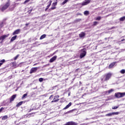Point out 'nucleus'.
I'll return each instance as SVG.
<instances>
[{"label": "nucleus", "mask_w": 125, "mask_h": 125, "mask_svg": "<svg viewBox=\"0 0 125 125\" xmlns=\"http://www.w3.org/2000/svg\"><path fill=\"white\" fill-rule=\"evenodd\" d=\"M88 45H86L83 46V49H81L80 50V59H82L83 58L85 55H86V50L88 49Z\"/></svg>", "instance_id": "1"}, {"label": "nucleus", "mask_w": 125, "mask_h": 125, "mask_svg": "<svg viewBox=\"0 0 125 125\" xmlns=\"http://www.w3.org/2000/svg\"><path fill=\"white\" fill-rule=\"evenodd\" d=\"M112 73L109 72L108 73H106L104 75V78H102V81L104 82H107V81H109L112 77Z\"/></svg>", "instance_id": "2"}, {"label": "nucleus", "mask_w": 125, "mask_h": 125, "mask_svg": "<svg viewBox=\"0 0 125 125\" xmlns=\"http://www.w3.org/2000/svg\"><path fill=\"white\" fill-rule=\"evenodd\" d=\"M9 5H10V0H7V2L1 8V11H4L5 9H7Z\"/></svg>", "instance_id": "3"}, {"label": "nucleus", "mask_w": 125, "mask_h": 125, "mask_svg": "<svg viewBox=\"0 0 125 125\" xmlns=\"http://www.w3.org/2000/svg\"><path fill=\"white\" fill-rule=\"evenodd\" d=\"M125 95V92H117L114 94V96L116 98H122V97H124Z\"/></svg>", "instance_id": "4"}, {"label": "nucleus", "mask_w": 125, "mask_h": 125, "mask_svg": "<svg viewBox=\"0 0 125 125\" xmlns=\"http://www.w3.org/2000/svg\"><path fill=\"white\" fill-rule=\"evenodd\" d=\"M40 69V67H32L31 68L29 72V74H33L34 73H37V71Z\"/></svg>", "instance_id": "5"}, {"label": "nucleus", "mask_w": 125, "mask_h": 125, "mask_svg": "<svg viewBox=\"0 0 125 125\" xmlns=\"http://www.w3.org/2000/svg\"><path fill=\"white\" fill-rule=\"evenodd\" d=\"M91 2V0H85L83 2L81 3L80 4L82 5V6H84V5H87V4L90 3Z\"/></svg>", "instance_id": "6"}, {"label": "nucleus", "mask_w": 125, "mask_h": 125, "mask_svg": "<svg viewBox=\"0 0 125 125\" xmlns=\"http://www.w3.org/2000/svg\"><path fill=\"white\" fill-rule=\"evenodd\" d=\"M120 114L119 112H111L109 113H107L105 115L106 117H112V116H114V115H119Z\"/></svg>", "instance_id": "7"}, {"label": "nucleus", "mask_w": 125, "mask_h": 125, "mask_svg": "<svg viewBox=\"0 0 125 125\" xmlns=\"http://www.w3.org/2000/svg\"><path fill=\"white\" fill-rule=\"evenodd\" d=\"M9 36V34L2 35L0 37V41H1V42H3V40L6 38H8Z\"/></svg>", "instance_id": "8"}, {"label": "nucleus", "mask_w": 125, "mask_h": 125, "mask_svg": "<svg viewBox=\"0 0 125 125\" xmlns=\"http://www.w3.org/2000/svg\"><path fill=\"white\" fill-rule=\"evenodd\" d=\"M16 96H17V94L13 95L10 98V101L9 103H11L12 101H14V99L16 98Z\"/></svg>", "instance_id": "9"}, {"label": "nucleus", "mask_w": 125, "mask_h": 125, "mask_svg": "<svg viewBox=\"0 0 125 125\" xmlns=\"http://www.w3.org/2000/svg\"><path fill=\"white\" fill-rule=\"evenodd\" d=\"M65 125H78V123L74 121H70L66 123Z\"/></svg>", "instance_id": "10"}, {"label": "nucleus", "mask_w": 125, "mask_h": 125, "mask_svg": "<svg viewBox=\"0 0 125 125\" xmlns=\"http://www.w3.org/2000/svg\"><path fill=\"white\" fill-rule=\"evenodd\" d=\"M56 59H57V56H54V57H53L52 58L50 59L49 62L52 63L53 62H54V61H55Z\"/></svg>", "instance_id": "11"}, {"label": "nucleus", "mask_w": 125, "mask_h": 125, "mask_svg": "<svg viewBox=\"0 0 125 125\" xmlns=\"http://www.w3.org/2000/svg\"><path fill=\"white\" fill-rule=\"evenodd\" d=\"M21 31V30L20 29H17L14 31L12 35L14 36L15 35H18L19 33Z\"/></svg>", "instance_id": "12"}, {"label": "nucleus", "mask_w": 125, "mask_h": 125, "mask_svg": "<svg viewBox=\"0 0 125 125\" xmlns=\"http://www.w3.org/2000/svg\"><path fill=\"white\" fill-rule=\"evenodd\" d=\"M72 106V103L70 102L65 107H64L62 110H66V109H68V108H69Z\"/></svg>", "instance_id": "13"}, {"label": "nucleus", "mask_w": 125, "mask_h": 125, "mask_svg": "<svg viewBox=\"0 0 125 125\" xmlns=\"http://www.w3.org/2000/svg\"><path fill=\"white\" fill-rule=\"evenodd\" d=\"M116 62L111 63L108 66V69H111V68H113V67H114V66H115L116 64Z\"/></svg>", "instance_id": "14"}, {"label": "nucleus", "mask_w": 125, "mask_h": 125, "mask_svg": "<svg viewBox=\"0 0 125 125\" xmlns=\"http://www.w3.org/2000/svg\"><path fill=\"white\" fill-rule=\"evenodd\" d=\"M80 38H81V39H82V38H83V37H84L85 36V33L83 32H81L80 34H79V35Z\"/></svg>", "instance_id": "15"}, {"label": "nucleus", "mask_w": 125, "mask_h": 125, "mask_svg": "<svg viewBox=\"0 0 125 125\" xmlns=\"http://www.w3.org/2000/svg\"><path fill=\"white\" fill-rule=\"evenodd\" d=\"M75 110H77V109H73L71 110H69L68 111H67L66 112H64L63 113V115H68V114H70V113H72V112H74V111H75Z\"/></svg>", "instance_id": "16"}, {"label": "nucleus", "mask_w": 125, "mask_h": 125, "mask_svg": "<svg viewBox=\"0 0 125 125\" xmlns=\"http://www.w3.org/2000/svg\"><path fill=\"white\" fill-rule=\"evenodd\" d=\"M6 109H7V107H1L0 108V113H3V112H4L5 110H6Z\"/></svg>", "instance_id": "17"}, {"label": "nucleus", "mask_w": 125, "mask_h": 125, "mask_svg": "<svg viewBox=\"0 0 125 125\" xmlns=\"http://www.w3.org/2000/svg\"><path fill=\"white\" fill-rule=\"evenodd\" d=\"M17 38V35H15L14 36L12 37V38L10 40V42H13L14 41H15Z\"/></svg>", "instance_id": "18"}, {"label": "nucleus", "mask_w": 125, "mask_h": 125, "mask_svg": "<svg viewBox=\"0 0 125 125\" xmlns=\"http://www.w3.org/2000/svg\"><path fill=\"white\" fill-rule=\"evenodd\" d=\"M7 119H8L7 115H4L2 117V121H5V120H7Z\"/></svg>", "instance_id": "19"}, {"label": "nucleus", "mask_w": 125, "mask_h": 125, "mask_svg": "<svg viewBox=\"0 0 125 125\" xmlns=\"http://www.w3.org/2000/svg\"><path fill=\"white\" fill-rule=\"evenodd\" d=\"M54 9H56V7L52 6V7L48 9V11H51V10H54Z\"/></svg>", "instance_id": "20"}, {"label": "nucleus", "mask_w": 125, "mask_h": 125, "mask_svg": "<svg viewBox=\"0 0 125 125\" xmlns=\"http://www.w3.org/2000/svg\"><path fill=\"white\" fill-rule=\"evenodd\" d=\"M45 37H46V34H43L41 36L40 40H43Z\"/></svg>", "instance_id": "21"}, {"label": "nucleus", "mask_w": 125, "mask_h": 125, "mask_svg": "<svg viewBox=\"0 0 125 125\" xmlns=\"http://www.w3.org/2000/svg\"><path fill=\"white\" fill-rule=\"evenodd\" d=\"M98 24H99V22H98V21H94L92 26H97Z\"/></svg>", "instance_id": "22"}, {"label": "nucleus", "mask_w": 125, "mask_h": 125, "mask_svg": "<svg viewBox=\"0 0 125 125\" xmlns=\"http://www.w3.org/2000/svg\"><path fill=\"white\" fill-rule=\"evenodd\" d=\"M125 16L122 17L119 19V21H125Z\"/></svg>", "instance_id": "23"}, {"label": "nucleus", "mask_w": 125, "mask_h": 125, "mask_svg": "<svg viewBox=\"0 0 125 125\" xmlns=\"http://www.w3.org/2000/svg\"><path fill=\"white\" fill-rule=\"evenodd\" d=\"M52 2V0H50L48 1V2L47 3V4H48L47 6H48L49 7H50V5H51Z\"/></svg>", "instance_id": "24"}, {"label": "nucleus", "mask_w": 125, "mask_h": 125, "mask_svg": "<svg viewBox=\"0 0 125 125\" xmlns=\"http://www.w3.org/2000/svg\"><path fill=\"white\" fill-rule=\"evenodd\" d=\"M82 21L81 19H77L74 21V23H77V22H80V21Z\"/></svg>", "instance_id": "25"}, {"label": "nucleus", "mask_w": 125, "mask_h": 125, "mask_svg": "<svg viewBox=\"0 0 125 125\" xmlns=\"http://www.w3.org/2000/svg\"><path fill=\"white\" fill-rule=\"evenodd\" d=\"M21 105H22V103L21 102H20L18 104H16V107H17L18 108V107L21 106Z\"/></svg>", "instance_id": "26"}, {"label": "nucleus", "mask_w": 125, "mask_h": 125, "mask_svg": "<svg viewBox=\"0 0 125 125\" xmlns=\"http://www.w3.org/2000/svg\"><path fill=\"white\" fill-rule=\"evenodd\" d=\"M68 0H64L62 3V5H64L65 3H67L68 2Z\"/></svg>", "instance_id": "27"}, {"label": "nucleus", "mask_w": 125, "mask_h": 125, "mask_svg": "<svg viewBox=\"0 0 125 125\" xmlns=\"http://www.w3.org/2000/svg\"><path fill=\"white\" fill-rule=\"evenodd\" d=\"M27 95H28V94H27V93L24 94L22 96L21 99H23V98H25L27 97Z\"/></svg>", "instance_id": "28"}, {"label": "nucleus", "mask_w": 125, "mask_h": 125, "mask_svg": "<svg viewBox=\"0 0 125 125\" xmlns=\"http://www.w3.org/2000/svg\"><path fill=\"white\" fill-rule=\"evenodd\" d=\"M89 15V11H85L84 12V15Z\"/></svg>", "instance_id": "29"}, {"label": "nucleus", "mask_w": 125, "mask_h": 125, "mask_svg": "<svg viewBox=\"0 0 125 125\" xmlns=\"http://www.w3.org/2000/svg\"><path fill=\"white\" fill-rule=\"evenodd\" d=\"M56 5H57V0H56V2H53L52 4V6H56Z\"/></svg>", "instance_id": "30"}, {"label": "nucleus", "mask_w": 125, "mask_h": 125, "mask_svg": "<svg viewBox=\"0 0 125 125\" xmlns=\"http://www.w3.org/2000/svg\"><path fill=\"white\" fill-rule=\"evenodd\" d=\"M59 99L53 100V101H51V103H54V102H58V101H59Z\"/></svg>", "instance_id": "31"}, {"label": "nucleus", "mask_w": 125, "mask_h": 125, "mask_svg": "<svg viewBox=\"0 0 125 125\" xmlns=\"http://www.w3.org/2000/svg\"><path fill=\"white\" fill-rule=\"evenodd\" d=\"M113 91H114L113 89H111L108 90V94L111 93V92H113Z\"/></svg>", "instance_id": "32"}, {"label": "nucleus", "mask_w": 125, "mask_h": 125, "mask_svg": "<svg viewBox=\"0 0 125 125\" xmlns=\"http://www.w3.org/2000/svg\"><path fill=\"white\" fill-rule=\"evenodd\" d=\"M44 79L43 78H40L39 79V81L40 83H42L43 82Z\"/></svg>", "instance_id": "33"}, {"label": "nucleus", "mask_w": 125, "mask_h": 125, "mask_svg": "<svg viewBox=\"0 0 125 125\" xmlns=\"http://www.w3.org/2000/svg\"><path fill=\"white\" fill-rule=\"evenodd\" d=\"M28 101H30V100L22 101H21V104H25L26 103V102H28Z\"/></svg>", "instance_id": "34"}, {"label": "nucleus", "mask_w": 125, "mask_h": 125, "mask_svg": "<svg viewBox=\"0 0 125 125\" xmlns=\"http://www.w3.org/2000/svg\"><path fill=\"white\" fill-rule=\"evenodd\" d=\"M30 0H25L23 2V4H26V3H28V2L30 1Z\"/></svg>", "instance_id": "35"}, {"label": "nucleus", "mask_w": 125, "mask_h": 125, "mask_svg": "<svg viewBox=\"0 0 125 125\" xmlns=\"http://www.w3.org/2000/svg\"><path fill=\"white\" fill-rule=\"evenodd\" d=\"M3 24H4V22H3V21L1 22L0 23V27H1V28H2V27L4 26Z\"/></svg>", "instance_id": "36"}, {"label": "nucleus", "mask_w": 125, "mask_h": 125, "mask_svg": "<svg viewBox=\"0 0 125 125\" xmlns=\"http://www.w3.org/2000/svg\"><path fill=\"white\" fill-rule=\"evenodd\" d=\"M5 60L3 59L0 61V62L2 63V64H3V63H5Z\"/></svg>", "instance_id": "37"}, {"label": "nucleus", "mask_w": 125, "mask_h": 125, "mask_svg": "<svg viewBox=\"0 0 125 125\" xmlns=\"http://www.w3.org/2000/svg\"><path fill=\"white\" fill-rule=\"evenodd\" d=\"M120 73H121V74H125V69H122L120 71Z\"/></svg>", "instance_id": "38"}, {"label": "nucleus", "mask_w": 125, "mask_h": 125, "mask_svg": "<svg viewBox=\"0 0 125 125\" xmlns=\"http://www.w3.org/2000/svg\"><path fill=\"white\" fill-rule=\"evenodd\" d=\"M19 57V54L17 55L16 57H14V60H17V58Z\"/></svg>", "instance_id": "39"}, {"label": "nucleus", "mask_w": 125, "mask_h": 125, "mask_svg": "<svg viewBox=\"0 0 125 125\" xmlns=\"http://www.w3.org/2000/svg\"><path fill=\"white\" fill-rule=\"evenodd\" d=\"M118 108H119V106H115L112 107V109H113V110H116V109H118Z\"/></svg>", "instance_id": "40"}, {"label": "nucleus", "mask_w": 125, "mask_h": 125, "mask_svg": "<svg viewBox=\"0 0 125 125\" xmlns=\"http://www.w3.org/2000/svg\"><path fill=\"white\" fill-rule=\"evenodd\" d=\"M57 98H59V95H57L54 96V100L55 99H57Z\"/></svg>", "instance_id": "41"}, {"label": "nucleus", "mask_w": 125, "mask_h": 125, "mask_svg": "<svg viewBox=\"0 0 125 125\" xmlns=\"http://www.w3.org/2000/svg\"><path fill=\"white\" fill-rule=\"evenodd\" d=\"M96 20H98V21L101 20V17H97Z\"/></svg>", "instance_id": "42"}, {"label": "nucleus", "mask_w": 125, "mask_h": 125, "mask_svg": "<svg viewBox=\"0 0 125 125\" xmlns=\"http://www.w3.org/2000/svg\"><path fill=\"white\" fill-rule=\"evenodd\" d=\"M8 80H11L12 79V75H11L8 77Z\"/></svg>", "instance_id": "43"}, {"label": "nucleus", "mask_w": 125, "mask_h": 125, "mask_svg": "<svg viewBox=\"0 0 125 125\" xmlns=\"http://www.w3.org/2000/svg\"><path fill=\"white\" fill-rule=\"evenodd\" d=\"M33 110H34L33 108H31L30 109H28V112H30L32 111H33Z\"/></svg>", "instance_id": "44"}, {"label": "nucleus", "mask_w": 125, "mask_h": 125, "mask_svg": "<svg viewBox=\"0 0 125 125\" xmlns=\"http://www.w3.org/2000/svg\"><path fill=\"white\" fill-rule=\"evenodd\" d=\"M52 98H53V95H51L49 98V99H52Z\"/></svg>", "instance_id": "45"}, {"label": "nucleus", "mask_w": 125, "mask_h": 125, "mask_svg": "<svg viewBox=\"0 0 125 125\" xmlns=\"http://www.w3.org/2000/svg\"><path fill=\"white\" fill-rule=\"evenodd\" d=\"M6 68H7V66H5L2 68H1L0 70H4V69H6Z\"/></svg>", "instance_id": "46"}, {"label": "nucleus", "mask_w": 125, "mask_h": 125, "mask_svg": "<svg viewBox=\"0 0 125 125\" xmlns=\"http://www.w3.org/2000/svg\"><path fill=\"white\" fill-rule=\"evenodd\" d=\"M104 94L107 95L108 94V91H105L104 92Z\"/></svg>", "instance_id": "47"}, {"label": "nucleus", "mask_w": 125, "mask_h": 125, "mask_svg": "<svg viewBox=\"0 0 125 125\" xmlns=\"http://www.w3.org/2000/svg\"><path fill=\"white\" fill-rule=\"evenodd\" d=\"M76 15H77V16H78V15L82 16V15H83V14H82V13H78L76 14Z\"/></svg>", "instance_id": "48"}, {"label": "nucleus", "mask_w": 125, "mask_h": 125, "mask_svg": "<svg viewBox=\"0 0 125 125\" xmlns=\"http://www.w3.org/2000/svg\"><path fill=\"white\" fill-rule=\"evenodd\" d=\"M22 64H23V62H21V63H20L19 64V65H18V66H19V67H21V65H22Z\"/></svg>", "instance_id": "49"}, {"label": "nucleus", "mask_w": 125, "mask_h": 125, "mask_svg": "<svg viewBox=\"0 0 125 125\" xmlns=\"http://www.w3.org/2000/svg\"><path fill=\"white\" fill-rule=\"evenodd\" d=\"M115 28H116V27H115V26L111 27L109 29V30H113V29H115Z\"/></svg>", "instance_id": "50"}, {"label": "nucleus", "mask_w": 125, "mask_h": 125, "mask_svg": "<svg viewBox=\"0 0 125 125\" xmlns=\"http://www.w3.org/2000/svg\"><path fill=\"white\" fill-rule=\"evenodd\" d=\"M79 70H80V68L76 69L75 70V73H78V71H79Z\"/></svg>", "instance_id": "51"}, {"label": "nucleus", "mask_w": 125, "mask_h": 125, "mask_svg": "<svg viewBox=\"0 0 125 125\" xmlns=\"http://www.w3.org/2000/svg\"><path fill=\"white\" fill-rule=\"evenodd\" d=\"M12 64H13V66H15V65H16V62H13Z\"/></svg>", "instance_id": "52"}, {"label": "nucleus", "mask_w": 125, "mask_h": 125, "mask_svg": "<svg viewBox=\"0 0 125 125\" xmlns=\"http://www.w3.org/2000/svg\"><path fill=\"white\" fill-rule=\"evenodd\" d=\"M82 125H88V123H84V124H81Z\"/></svg>", "instance_id": "53"}, {"label": "nucleus", "mask_w": 125, "mask_h": 125, "mask_svg": "<svg viewBox=\"0 0 125 125\" xmlns=\"http://www.w3.org/2000/svg\"><path fill=\"white\" fill-rule=\"evenodd\" d=\"M26 123H27V121H23V122H22V124H23L24 125V124H26Z\"/></svg>", "instance_id": "54"}, {"label": "nucleus", "mask_w": 125, "mask_h": 125, "mask_svg": "<svg viewBox=\"0 0 125 125\" xmlns=\"http://www.w3.org/2000/svg\"><path fill=\"white\" fill-rule=\"evenodd\" d=\"M28 25H30V23H25V26H28Z\"/></svg>", "instance_id": "55"}, {"label": "nucleus", "mask_w": 125, "mask_h": 125, "mask_svg": "<svg viewBox=\"0 0 125 125\" xmlns=\"http://www.w3.org/2000/svg\"><path fill=\"white\" fill-rule=\"evenodd\" d=\"M28 13H31L32 12V10H30L28 11Z\"/></svg>", "instance_id": "56"}, {"label": "nucleus", "mask_w": 125, "mask_h": 125, "mask_svg": "<svg viewBox=\"0 0 125 125\" xmlns=\"http://www.w3.org/2000/svg\"><path fill=\"white\" fill-rule=\"evenodd\" d=\"M70 95H71V92H69L68 94V96H70Z\"/></svg>", "instance_id": "57"}, {"label": "nucleus", "mask_w": 125, "mask_h": 125, "mask_svg": "<svg viewBox=\"0 0 125 125\" xmlns=\"http://www.w3.org/2000/svg\"><path fill=\"white\" fill-rule=\"evenodd\" d=\"M74 81H75V78L72 79V83H73V82H74Z\"/></svg>", "instance_id": "58"}, {"label": "nucleus", "mask_w": 125, "mask_h": 125, "mask_svg": "<svg viewBox=\"0 0 125 125\" xmlns=\"http://www.w3.org/2000/svg\"><path fill=\"white\" fill-rule=\"evenodd\" d=\"M3 64H2V63H1L0 62V67L1 66V65H2Z\"/></svg>", "instance_id": "59"}, {"label": "nucleus", "mask_w": 125, "mask_h": 125, "mask_svg": "<svg viewBox=\"0 0 125 125\" xmlns=\"http://www.w3.org/2000/svg\"><path fill=\"white\" fill-rule=\"evenodd\" d=\"M47 9H47V8H46L45 9V11H47Z\"/></svg>", "instance_id": "60"}, {"label": "nucleus", "mask_w": 125, "mask_h": 125, "mask_svg": "<svg viewBox=\"0 0 125 125\" xmlns=\"http://www.w3.org/2000/svg\"><path fill=\"white\" fill-rule=\"evenodd\" d=\"M20 124H21V123H18V124H16V125H20Z\"/></svg>", "instance_id": "61"}, {"label": "nucleus", "mask_w": 125, "mask_h": 125, "mask_svg": "<svg viewBox=\"0 0 125 125\" xmlns=\"http://www.w3.org/2000/svg\"><path fill=\"white\" fill-rule=\"evenodd\" d=\"M46 8L48 9L49 8V7H48V6H46Z\"/></svg>", "instance_id": "62"}, {"label": "nucleus", "mask_w": 125, "mask_h": 125, "mask_svg": "<svg viewBox=\"0 0 125 125\" xmlns=\"http://www.w3.org/2000/svg\"><path fill=\"white\" fill-rule=\"evenodd\" d=\"M124 41H125V39H123L121 40V42H124Z\"/></svg>", "instance_id": "63"}, {"label": "nucleus", "mask_w": 125, "mask_h": 125, "mask_svg": "<svg viewBox=\"0 0 125 125\" xmlns=\"http://www.w3.org/2000/svg\"><path fill=\"white\" fill-rule=\"evenodd\" d=\"M43 96H46V94L43 95Z\"/></svg>", "instance_id": "64"}]
</instances>
